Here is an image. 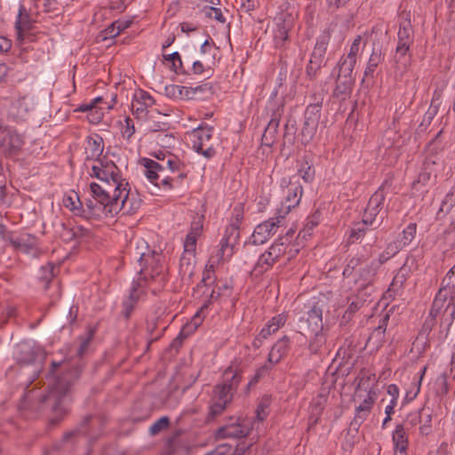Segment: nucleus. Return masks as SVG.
Segmentation results:
<instances>
[{
  "mask_svg": "<svg viewBox=\"0 0 455 455\" xmlns=\"http://www.w3.org/2000/svg\"><path fill=\"white\" fill-rule=\"evenodd\" d=\"M155 104V100L151 94L146 91L139 90L132 97V109L133 113L139 116H144L148 109Z\"/></svg>",
  "mask_w": 455,
  "mask_h": 455,
  "instance_id": "obj_18",
  "label": "nucleus"
},
{
  "mask_svg": "<svg viewBox=\"0 0 455 455\" xmlns=\"http://www.w3.org/2000/svg\"><path fill=\"white\" fill-rule=\"evenodd\" d=\"M203 12L206 17L215 20L222 24L226 21L222 11L215 6H206L203 9Z\"/></svg>",
  "mask_w": 455,
  "mask_h": 455,
  "instance_id": "obj_55",
  "label": "nucleus"
},
{
  "mask_svg": "<svg viewBox=\"0 0 455 455\" xmlns=\"http://www.w3.org/2000/svg\"><path fill=\"white\" fill-rule=\"evenodd\" d=\"M283 189V199L281 206L277 209L276 214L284 220L291 210L299 205L302 197V187L299 182H292L287 178H283L280 182Z\"/></svg>",
  "mask_w": 455,
  "mask_h": 455,
  "instance_id": "obj_4",
  "label": "nucleus"
},
{
  "mask_svg": "<svg viewBox=\"0 0 455 455\" xmlns=\"http://www.w3.org/2000/svg\"><path fill=\"white\" fill-rule=\"evenodd\" d=\"M288 245L281 239L275 240L268 248V251L275 260L286 252Z\"/></svg>",
  "mask_w": 455,
  "mask_h": 455,
  "instance_id": "obj_53",
  "label": "nucleus"
},
{
  "mask_svg": "<svg viewBox=\"0 0 455 455\" xmlns=\"http://www.w3.org/2000/svg\"><path fill=\"white\" fill-rule=\"evenodd\" d=\"M379 212V211L378 209H374V208L366 206V208L364 210L363 216V223L368 224V225H372V223L375 220Z\"/></svg>",
  "mask_w": 455,
  "mask_h": 455,
  "instance_id": "obj_64",
  "label": "nucleus"
},
{
  "mask_svg": "<svg viewBox=\"0 0 455 455\" xmlns=\"http://www.w3.org/2000/svg\"><path fill=\"white\" fill-rule=\"evenodd\" d=\"M394 60L395 63V68L401 75L409 70L411 64V55L409 49L403 46H396Z\"/></svg>",
  "mask_w": 455,
  "mask_h": 455,
  "instance_id": "obj_27",
  "label": "nucleus"
},
{
  "mask_svg": "<svg viewBox=\"0 0 455 455\" xmlns=\"http://www.w3.org/2000/svg\"><path fill=\"white\" fill-rule=\"evenodd\" d=\"M56 232L60 237L67 243L78 241L89 235L88 228L82 225L74 224L71 221L67 223L61 222L57 228Z\"/></svg>",
  "mask_w": 455,
  "mask_h": 455,
  "instance_id": "obj_16",
  "label": "nucleus"
},
{
  "mask_svg": "<svg viewBox=\"0 0 455 455\" xmlns=\"http://www.w3.org/2000/svg\"><path fill=\"white\" fill-rule=\"evenodd\" d=\"M63 205L71 211L75 215L77 216H83L85 218H96L94 215H92L90 212V209L87 207V211L83 209L82 203L79 199L78 195L74 192L70 191L69 193L66 194L63 197Z\"/></svg>",
  "mask_w": 455,
  "mask_h": 455,
  "instance_id": "obj_24",
  "label": "nucleus"
},
{
  "mask_svg": "<svg viewBox=\"0 0 455 455\" xmlns=\"http://www.w3.org/2000/svg\"><path fill=\"white\" fill-rule=\"evenodd\" d=\"M89 174L103 183L90 184L93 200L89 199L86 207L96 219L112 218L122 210L132 214L139 208L140 200L131 194L128 181L114 161L103 156L91 164Z\"/></svg>",
  "mask_w": 455,
  "mask_h": 455,
  "instance_id": "obj_1",
  "label": "nucleus"
},
{
  "mask_svg": "<svg viewBox=\"0 0 455 455\" xmlns=\"http://www.w3.org/2000/svg\"><path fill=\"white\" fill-rule=\"evenodd\" d=\"M356 63V59L351 57L344 58L339 63V72L344 77H351L353 69Z\"/></svg>",
  "mask_w": 455,
  "mask_h": 455,
  "instance_id": "obj_50",
  "label": "nucleus"
},
{
  "mask_svg": "<svg viewBox=\"0 0 455 455\" xmlns=\"http://www.w3.org/2000/svg\"><path fill=\"white\" fill-rule=\"evenodd\" d=\"M368 263L362 257H353L349 259L347 267H345L343 271V275L346 276H350L353 275V273L356 272L360 267H362L363 264Z\"/></svg>",
  "mask_w": 455,
  "mask_h": 455,
  "instance_id": "obj_47",
  "label": "nucleus"
},
{
  "mask_svg": "<svg viewBox=\"0 0 455 455\" xmlns=\"http://www.w3.org/2000/svg\"><path fill=\"white\" fill-rule=\"evenodd\" d=\"M275 259L270 255L268 250L262 253L257 262V267L261 268V271L268 269L274 263Z\"/></svg>",
  "mask_w": 455,
  "mask_h": 455,
  "instance_id": "obj_58",
  "label": "nucleus"
},
{
  "mask_svg": "<svg viewBox=\"0 0 455 455\" xmlns=\"http://www.w3.org/2000/svg\"><path fill=\"white\" fill-rule=\"evenodd\" d=\"M421 422H422V411L419 410V411H411L407 415L403 426L405 427V429H408L409 427H413Z\"/></svg>",
  "mask_w": 455,
  "mask_h": 455,
  "instance_id": "obj_56",
  "label": "nucleus"
},
{
  "mask_svg": "<svg viewBox=\"0 0 455 455\" xmlns=\"http://www.w3.org/2000/svg\"><path fill=\"white\" fill-rule=\"evenodd\" d=\"M320 222V213L315 212L313 215L308 217L306 220L304 229L302 230L303 236L310 235V232L318 225Z\"/></svg>",
  "mask_w": 455,
  "mask_h": 455,
  "instance_id": "obj_57",
  "label": "nucleus"
},
{
  "mask_svg": "<svg viewBox=\"0 0 455 455\" xmlns=\"http://www.w3.org/2000/svg\"><path fill=\"white\" fill-rule=\"evenodd\" d=\"M196 271V253L185 252L180 261V275L185 280H191Z\"/></svg>",
  "mask_w": 455,
  "mask_h": 455,
  "instance_id": "obj_28",
  "label": "nucleus"
},
{
  "mask_svg": "<svg viewBox=\"0 0 455 455\" xmlns=\"http://www.w3.org/2000/svg\"><path fill=\"white\" fill-rule=\"evenodd\" d=\"M169 426V419L167 417H162L157 419L154 424L149 427V432L152 435H156L162 431L163 429L167 428Z\"/></svg>",
  "mask_w": 455,
  "mask_h": 455,
  "instance_id": "obj_63",
  "label": "nucleus"
},
{
  "mask_svg": "<svg viewBox=\"0 0 455 455\" xmlns=\"http://www.w3.org/2000/svg\"><path fill=\"white\" fill-rule=\"evenodd\" d=\"M203 310L204 308L202 307L196 311L192 319L183 326L180 332V336L187 338L201 325L204 317L202 315Z\"/></svg>",
  "mask_w": 455,
  "mask_h": 455,
  "instance_id": "obj_33",
  "label": "nucleus"
},
{
  "mask_svg": "<svg viewBox=\"0 0 455 455\" xmlns=\"http://www.w3.org/2000/svg\"><path fill=\"white\" fill-rule=\"evenodd\" d=\"M287 321V315L281 313L273 316L267 322L265 326L259 331L255 342H261L263 339H267L272 334L275 333L280 328H282Z\"/></svg>",
  "mask_w": 455,
  "mask_h": 455,
  "instance_id": "obj_22",
  "label": "nucleus"
},
{
  "mask_svg": "<svg viewBox=\"0 0 455 455\" xmlns=\"http://www.w3.org/2000/svg\"><path fill=\"white\" fill-rule=\"evenodd\" d=\"M389 320V315L386 314L379 321L378 327H376L368 338L366 347L371 350H378L385 341V332Z\"/></svg>",
  "mask_w": 455,
  "mask_h": 455,
  "instance_id": "obj_21",
  "label": "nucleus"
},
{
  "mask_svg": "<svg viewBox=\"0 0 455 455\" xmlns=\"http://www.w3.org/2000/svg\"><path fill=\"white\" fill-rule=\"evenodd\" d=\"M8 240L12 246L18 251L32 256L36 255L38 251L37 238L31 234H12Z\"/></svg>",
  "mask_w": 455,
  "mask_h": 455,
  "instance_id": "obj_15",
  "label": "nucleus"
},
{
  "mask_svg": "<svg viewBox=\"0 0 455 455\" xmlns=\"http://www.w3.org/2000/svg\"><path fill=\"white\" fill-rule=\"evenodd\" d=\"M193 98L191 100H204L214 94V87L210 83H205L196 87H191Z\"/></svg>",
  "mask_w": 455,
  "mask_h": 455,
  "instance_id": "obj_39",
  "label": "nucleus"
},
{
  "mask_svg": "<svg viewBox=\"0 0 455 455\" xmlns=\"http://www.w3.org/2000/svg\"><path fill=\"white\" fill-rule=\"evenodd\" d=\"M409 275V269L405 266L402 267L395 275L391 283V289L395 291L400 290L406 282Z\"/></svg>",
  "mask_w": 455,
  "mask_h": 455,
  "instance_id": "obj_43",
  "label": "nucleus"
},
{
  "mask_svg": "<svg viewBox=\"0 0 455 455\" xmlns=\"http://www.w3.org/2000/svg\"><path fill=\"white\" fill-rule=\"evenodd\" d=\"M307 335L311 336L308 341V349L310 350V352L314 354L320 352V350L326 342V339L323 331H321L320 332H310L307 333Z\"/></svg>",
  "mask_w": 455,
  "mask_h": 455,
  "instance_id": "obj_37",
  "label": "nucleus"
},
{
  "mask_svg": "<svg viewBox=\"0 0 455 455\" xmlns=\"http://www.w3.org/2000/svg\"><path fill=\"white\" fill-rule=\"evenodd\" d=\"M365 226H369V225L364 224L363 220H362L361 223L355 224L350 229L348 241L350 243H355V241L363 237V235H365V232H366Z\"/></svg>",
  "mask_w": 455,
  "mask_h": 455,
  "instance_id": "obj_48",
  "label": "nucleus"
},
{
  "mask_svg": "<svg viewBox=\"0 0 455 455\" xmlns=\"http://www.w3.org/2000/svg\"><path fill=\"white\" fill-rule=\"evenodd\" d=\"M270 403V396L265 395L261 398L256 409V419L258 422H262L267 417Z\"/></svg>",
  "mask_w": 455,
  "mask_h": 455,
  "instance_id": "obj_42",
  "label": "nucleus"
},
{
  "mask_svg": "<svg viewBox=\"0 0 455 455\" xmlns=\"http://www.w3.org/2000/svg\"><path fill=\"white\" fill-rule=\"evenodd\" d=\"M417 226L415 223H410L395 241L401 249L407 246L415 237Z\"/></svg>",
  "mask_w": 455,
  "mask_h": 455,
  "instance_id": "obj_35",
  "label": "nucleus"
},
{
  "mask_svg": "<svg viewBox=\"0 0 455 455\" xmlns=\"http://www.w3.org/2000/svg\"><path fill=\"white\" fill-rule=\"evenodd\" d=\"M284 220L282 216L275 215L256 226L250 241L252 244L259 245L266 243L272 235H274L279 227L283 226Z\"/></svg>",
  "mask_w": 455,
  "mask_h": 455,
  "instance_id": "obj_9",
  "label": "nucleus"
},
{
  "mask_svg": "<svg viewBox=\"0 0 455 455\" xmlns=\"http://www.w3.org/2000/svg\"><path fill=\"white\" fill-rule=\"evenodd\" d=\"M379 61H380V54L373 52L370 57L368 64L366 66V68L364 71L365 76H372L377 66L379 65Z\"/></svg>",
  "mask_w": 455,
  "mask_h": 455,
  "instance_id": "obj_61",
  "label": "nucleus"
},
{
  "mask_svg": "<svg viewBox=\"0 0 455 455\" xmlns=\"http://www.w3.org/2000/svg\"><path fill=\"white\" fill-rule=\"evenodd\" d=\"M352 85V77H342L341 75H339L334 94L337 96H347L350 93Z\"/></svg>",
  "mask_w": 455,
  "mask_h": 455,
  "instance_id": "obj_41",
  "label": "nucleus"
},
{
  "mask_svg": "<svg viewBox=\"0 0 455 455\" xmlns=\"http://www.w3.org/2000/svg\"><path fill=\"white\" fill-rule=\"evenodd\" d=\"M69 383L58 379L44 397L45 401L53 402V411L58 415H64L68 412L67 393Z\"/></svg>",
  "mask_w": 455,
  "mask_h": 455,
  "instance_id": "obj_12",
  "label": "nucleus"
},
{
  "mask_svg": "<svg viewBox=\"0 0 455 455\" xmlns=\"http://www.w3.org/2000/svg\"><path fill=\"white\" fill-rule=\"evenodd\" d=\"M307 310L299 318V332L307 336V333L323 331V306L315 303L306 307Z\"/></svg>",
  "mask_w": 455,
  "mask_h": 455,
  "instance_id": "obj_5",
  "label": "nucleus"
},
{
  "mask_svg": "<svg viewBox=\"0 0 455 455\" xmlns=\"http://www.w3.org/2000/svg\"><path fill=\"white\" fill-rule=\"evenodd\" d=\"M321 117V106L311 104L307 107L304 115V124L301 131L304 143L310 142L315 137Z\"/></svg>",
  "mask_w": 455,
  "mask_h": 455,
  "instance_id": "obj_13",
  "label": "nucleus"
},
{
  "mask_svg": "<svg viewBox=\"0 0 455 455\" xmlns=\"http://www.w3.org/2000/svg\"><path fill=\"white\" fill-rule=\"evenodd\" d=\"M212 132L213 129L212 127L200 125L191 133L193 149L206 158H211L215 154L214 149L209 145Z\"/></svg>",
  "mask_w": 455,
  "mask_h": 455,
  "instance_id": "obj_10",
  "label": "nucleus"
},
{
  "mask_svg": "<svg viewBox=\"0 0 455 455\" xmlns=\"http://www.w3.org/2000/svg\"><path fill=\"white\" fill-rule=\"evenodd\" d=\"M400 250L402 249L399 247V245H397L396 242L388 243L385 251L379 255V264H382L387 261L389 259L397 254Z\"/></svg>",
  "mask_w": 455,
  "mask_h": 455,
  "instance_id": "obj_52",
  "label": "nucleus"
},
{
  "mask_svg": "<svg viewBox=\"0 0 455 455\" xmlns=\"http://www.w3.org/2000/svg\"><path fill=\"white\" fill-rule=\"evenodd\" d=\"M432 176H434V172L430 170H426L423 166L417 180L412 184V189L419 191L420 195L425 194L427 192L426 187L430 182Z\"/></svg>",
  "mask_w": 455,
  "mask_h": 455,
  "instance_id": "obj_34",
  "label": "nucleus"
},
{
  "mask_svg": "<svg viewBox=\"0 0 455 455\" xmlns=\"http://www.w3.org/2000/svg\"><path fill=\"white\" fill-rule=\"evenodd\" d=\"M104 150L103 139L98 134H92L86 139L84 154L86 161H92V164L101 160Z\"/></svg>",
  "mask_w": 455,
  "mask_h": 455,
  "instance_id": "obj_19",
  "label": "nucleus"
},
{
  "mask_svg": "<svg viewBox=\"0 0 455 455\" xmlns=\"http://www.w3.org/2000/svg\"><path fill=\"white\" fill-rule=\"evenodd\" d=\"M33 108L30 98L24 96L19 98L12 105V113L19 118H23Z\"/></svg>",
  "mask_w": 455,
  "mask_h": 455,
  "instance_id": "obj_32",
  "label": "nucleus"
},
{
  "mask_svg": "<svg viewBox=\"0 0 455 455\" xmlns=\"http://www.w3.org/2000/svg\"><path fill=\"white\" fill-rule=\"evenodd\" d=\"M121 30H100L95 36L96 43H104L108 47L113 44L114 38L120 34Z\"/></svg>",
  "mask_w": 455,
  "mask_h": 455,
  "instance_id": "obj_45",
  "label": "nucleus"
},
{
  "mask_svg": "<svg viewBox=\"0 0 455 455\" xmlns=\"http://www.w3.org/2000/svg\"><path fill=\"white\" fill-rule=\"evenodd\" d=\"M28 15L26 13L25 7L23 5H20L19 9L17 20L15 21L14 28H27L26 26L28 22Z\"/></svg>",
  "mask_w": 455,
  "mask_h": 455,
  "instance_id": "obj_62",
  "label": "nucleus"
},
{
  "mask_svg": "<svg viewBox=\"0 0 455 455\" xmlns=\"http://www.w3.org/2000/svg\"><path fill=\"white\" fill-rule=\"evenodd\" d=\"M164 93L168 98L175 100H188L193 98L191 87L180 84L166 85Z\"/></svg>",
  "mask_w": 455,
  "mask_h": 455,
  "instance_id": "obj_29",
  "label": "nucleus"
},
{
  "mask_svg": "<svg viewBox=\"0 0 455 455\" xmlns=\"http://www.w3.org/2000/svg\"><path fill=\"white\" fill-rule=\"evenodd\" d=\"M225 382L215 387L212 395V403L210 407L212 416L220 414L231 400L233 390L240 381L238 376L232 369L225 371Z\"/></svg>",
  "mask_w": 455,
  "mask_h": 455,
  "instance_id": "obj_3",
  "label": "nucleus"
},
{
  "mask_svg": "<svg viewBox=\"0 0 455 455\" xmlns=\"http://www.w3.org/2000/svg\"><path fill=\"white\" fill-rule=\"evenodd\" d=\"M445 290L440 289L439 292L435 296L432 308L430 310L429 315L427 318L424 328H427L428 330H431V328L434 325L435 319L436 315L440 313V311L445 307V310H447L450 307L451 303L447 302L446 299V293H443Z\"/></svg>",
  "mask_w": 455,
  "mask_h": 455,
  "instance_id": "obj_23",
  "label": "nucleus"
},
{
  "mask_svg": "<svg viewBox=\"0 0 455 455\" xmlns=\"http://www.w3.org/2000/svg\"><path fill=\"white\" fill-rule=\"evenodd\" d=\"M324 50L321 47H315L313 52L312 58L309 62V66L307 68V72L308 75H311L315 72V69H317L321 67L323 62Z\"/></svg>",
  "mask_w": 455,
  "mask_h": 455,
  "instance_id": "obj_44",
  "label": "nucleus"
},
{
  "mask_svg": "<svg viewBox=\"0 0 455 455\" xmlns=\"http://www.w3.org/2000/svg\"><path fill=\"white\" fill-rule=\"evenodd\" d=\"M0 148L6 156H18L25 145L24 138L12 127L0 128Z\"/></svg>",
  "mask_w": 455,
  "mask_h": 455,
  "instance_id": "obj_8",
  "label": "nucleus"
},
{
  "mask_svg": "<svg viewBox=\"0 0 455 455\" xmlns=\"http://www.w3.org/2000/svg\"><path fill=\"white\" fill-rule=\"evenodd\" d=\"M387 188V184L381 185L378 190L371 196L367 206L381 210L385 198H386V189Z\"/></svg>",
  "mask_w": 455,
  "mask_h": 455,
  "instance_id": "obj_40",
  "label": "nucleus"
},
{
  "mask_svg": "<svg viewBox=\"0 0 455 455\" xmlns=\"http://www.w3.org/2000/svg\"><path fill=\"white\" fill-rule=\"evenodd\" d=\"M378 265L373 261L365 263L355 273V282L358 289L365 288L372 283Z\"/></svg>",
  "mask_w": 455,
  "mask_h": 455,
  "instance_id": "obj_20",
  "label": "nucleus"
},
{
  "mask_svg": "<svg viewBox=\"0 0 455 455\" xmlns=\"http://www.w3.org/2000/svg\"><path fill=\"white\" fill-rule=\"evenodd\" d=\"M156 157L162 161L161 164L165 165V170L169 169L172 172H178V176L181 179L186 176L183 171L185 164L177 156L169 153L159 151L156 154Z\"/></svg>",
  "mask_w": 455,
  "mask_h": 455,
  "instance_id": "obj_25",
  "label": "nucleus"
},
{
  "mask_svg": "<svg viewBox=\"0 0 455 455\" xmlns=\"http://www.w3.org/2000/svg\"><path fill=\"white\" fill-rule=\"evenodd\" d=\"M413 41L412 30H398L397 46H403L410 49V45Z\"/></svg>",
  "mask_w": 455,
  "mask_h": 455,
  "instance_id": "obj_59",
  "label": "nucleus"
},
{
  "mask_svg": "<svg viewBox=\"0 0 455 455\" xmlns=\"http://www.w3.org/2000/svg\"><path fill=\"white\" fill-rule=\"evenodd\" d=\"M164 60L171 63V69L176 74H181L184 72L182 68V60L178 52H174L171 54L164 55Z\"/></svg>",
  "mask_w": 455,
  "mask_h": 455,
  "instance_id": "obj_46",
  "label": "nucleus"
},
{
  "mask_svg": "<svg viewBox=\"0 0 455 455\" xmlns=\"http://www.w3.org/2000/svg\"><path fill=\"white\" fill-rule=\"evenodd\" d=\"M392 442L395 455H407L408 435L403 425H396L392 435Z\"/></svg>",
  "mask_w": 455,
  "mask_h": 455,
  "instance_id": "obj_26",
  "label": "nucleus"
},
{
  "mask_svg": "<svg viewBox=\"0 0 455 455\" xmlns=\"http://www.w3.org/2000/svg\"><path fill=\"white\" fill-rule=\"evenodd\" d=\"M220 249L215 256L210 259V262L205 266L203 273L202 282L204 285H210L214 281V263L220 262V260H228V259H220Z\"/></svg>",
  "mask_w": 455,
  "mask_h": 455,
  "instance_id": "obj_36",
  "label": "nucleus"
},
{
  "mask_svg": "<svg viewBox=\"0 0 455 455\" xmlns=\"http://www.w3.org/2000/svg\"><path fill=\"white\" fill-rule=\"evenodd\" d=\"M363 401L355 408V423L361 425L369 415L378 396L377 388L374 387L365 390V395H363Z\"/></svg>",
  "mask_w": 455,
  "mask_h": 455,
  "instance_id": "obj_17",
  "label": "nucleus"
},
{
  "mask_svg": "<svg viewBox=\"0 0 455 455\" xmlns=\"http://www.w3.org/2000/svg\"><path fill=\"white\" fill-rule=\"evenodd\" d=\"M440 132L436 137L427 145L426 152L427 156L424 161L423 166L426 170H430L434 172V177L443 171L444 163L442 156L443 144L439 140Z\"/></svg>",
  "mask_w": 455,
  "mask_h": 455,
  "instance_id": "obj_11",
  "label": "nucleus"
},
{
  "mask_svg": "<svg viewBox=\"0 0 455 455\" xmlns=\"http://www.w3.org/2000/svg\"><path fill=\"white\" fill-rule=\"evenodd\" d=\"M420 380H413L407 389L404 399L408 402L413 401L420 392Z\"/></svg>",
  "mask_w": 455,
  "mask_h": 455,
  "instance_id": "obj_60",
  "label": "nucleus"
},
{
  "mask_svg": "<svg viewBox=\"0 0 455 455\" xmlns=\"http://www.w3.org/2000/svg\"><path fill=\"white\" fill-rule=\"evenodd\" d=\"M143 173L148 180L156 187L162 188L164 190L171 189L173 185V179L164 175L165 165L152 159L144 158Z\"/></svg>",
  "mask_w": 455,
  "mask_h": 455,
  "instance_id": "obj_6",
  "label": "nucleus"
},
{
  "mask_svg": "<svg viewBox=\"0 0 455 455\" xmlns=\"http://www.w3.org/2000/svg\"><path fill=\"white\" fill-rule=\"evenodd\" d=\"M243 214L241 207H235L232 212V220L235 221L230 228V234L228 235V229L226 231V235L222 237L220 242V259H230L234 254V248L238 237L237 228L241 220H243Z\"/></svg>",
  "mask_w": 455,
  "mask_h": 455,
  "instance_id": "obj_7",
  "label": "nucleus"
},
{
  "mask_svg": "<svg viewBox=\"0 0 455 455\" xmlns=\"http://www.w3.org/2000/svg\"><path fill=\"white\" fill-rule=\"evenodd\" d=\"M203 225L200 221L192 224L191 228L183 242V248L185 252L196 253V242L201 235Z\"/></svg>",
  "mask_w": 455,
  "mask_h": 455,
  "instance_id": "obj_31",
  "label": "nucleus"
},
{
  "mask_svg": "<svg viewBox=\"0 0 455 455\" xmlns=\"http://www.w3.org/2000/svg\"><path fill=\"white\" fill-rule=\"evenodd\" d=\"M248 434V429L240 425H230L220 429L219 435L221 437H242Z\"/></svg>",
  "mask_w": 455,
  "mask_h": 455,
  "instance_id": "obj_38",
  "label": "nucleus"
},
{
  "mask_svg": "<svg viewBox=\"0 0 455 455\" xmlns=\"http://www.w3.org/2000/svg\"><path fill=\"white\" fill-rule=\"evenodd\" d=\"M290 345V339L287 336H283L278 339L272 347L267 360L270 363H277L287 354Z\"/></svg>",
  "mask_w": 455,
  "mask_h": 455,
  "instance_id": "obj_30",
  "label": "nucleus"
},
{
  "mask_svg": "<svg viewBox=\"0 0 455 455\" xmlns=\"http://www.w3.org/2000/svg\"><path fill=\"white\" fill-rule=\"evenodd\" d=\"M121 132L124 138L129 140L135 132L134 122L130 117H125L120 122Z\"/></svg>",
  "mask_w": 455,
  "mask_h": 455,
  "instance_id": "obj_54",
  "label": "nucleus"
},
{
  "mask_svg": "<svg viewBox=\"0 0 455 455\" xmlns=\"http://www.w3.org/2000/svg\"><path fill=\"white\" fill-rule=\"evenodd\" d=\"M132 254L140 262L141 269L140 277L132 283L129 297L123 303L125 317H129L132 314L136 302L144 292V287L148 284L149 281H155L159 285H163L166 275V268L163 263L164 256L150 250L148 243L143 238L135 240Z\"/></svg>",
  "mask_w": 455,
  "mask_h": 455,
  "instance_id": "obj_2",
  "label": "nucleus"
},
{
  "mask_svg": "<svg viewBox=\"0 0 455 455\" xmlns=\"http://www.w3.org/2000/svg\"><path fill=\"white\" fill-rule=\"evenodd\" d=\"M435 393L438 396H444L449 392V384L445 374L437 376L435 381Z\"/></svg>",
  "mask_w": 455,
  "mask_h": 455,
  "instance_id": "obj_49",
  "label": "nucleus"
},
{
  "mask_svg": "<svg viewBox=\"0 0 455 455\" xmlns=\"http://www.w3.org/2000/svg\"><path fill=\"white\" fill-rule=\"evenodd\" d=\"M422 411V422L419 423V432L421 435H428L432 429V414L426 409Z\"/></svg>",
  "mask_w": 455,
  "mask_h": 455,
  "instance_id": "obj_51",
  "label": "nucleus"
},
{
  "mask_svg": "<svg viewBox=\"0 0 455 455\" xmlns=\"http://www.w3.org/2000/svg\"><path fill=\"white\" fill-rule=\"evenodd\" d=\"M15 356L19 362L26 365L33 363H41L44 358V351L40 346L24 342L17 347Z\"/></svg>",
  "mask_w": 455,
  "mask_h": 455,
  "instance_id": "obj_14",
  "label": "nucleus"
}]
</instances>
